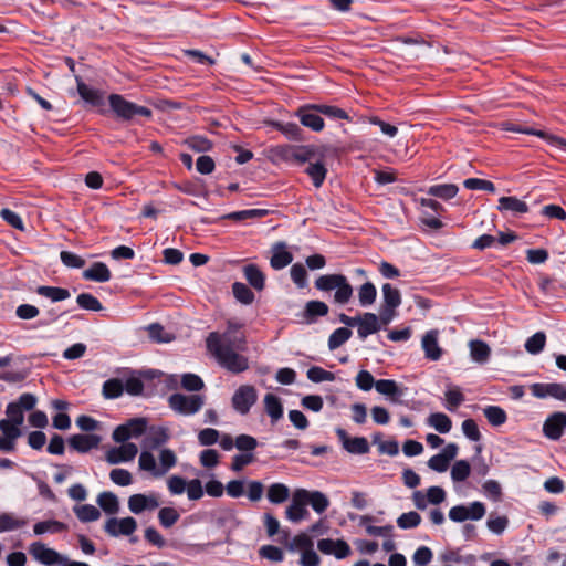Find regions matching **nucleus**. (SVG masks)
Masks as SVG:
<instances>
[{"instance_id": "obj_1", "label": "nucleus", "mask_w": 566, "mask_h": 566, "mask_svg": "<svg viewBox=\"0 0 566 566\" xmlns=\"http://www.w3.org/2000/svg\"><path fill=\"white\" fill-rule=\"evenodd\" d=\"M314 286L322 292L335 291L333 302L338 305L347 304L354 293L348 279L340 273L321 275L315 280Z\"/></svg>"}, {"instance_id": "obj_2", "label": "nucleus", "mask_w": 566, "mask_h": 566, "mask_svg": "<svg viewBox=\"0 0 566 566\" xmlns=\"http://www.w3.org/2000/svg\"><path fill=\"white\" fill-rule=\"evenodd\" d=\"M108 103L111 111L114 113L116 119L124 123L138 124L139 117L147 119L153 117V111L150 108L127 101L120 94H111L108 96Z\"/></svg>"}, {"instance_id": "obj_3", "label": "nucleus", "mask_w": 566, "mask_h": 566, "mask_svg": "<svg viewBox=\"0 0 566 566\" xmlns=\"http://www.w3.org/2000/svg\"><path fill=\"white\" fill-rule=\"evenodd\" d=\"M237 348L216 347L210 352L217 363L232 374H240L249 369L248 357L238 353Z\"/></svg>"}, {"instance_id": "obj_4", "label": "nucleus", "mask_w": 566, "mask_h": 566, "mask_svg": "<svg viewBox=\"0 0 566 566\" xmlns=\"http://www.w3.org/2000/svg\"><path fill=\"white\" fill-rule=\"evenodd\" d=\"M245 344V337L234 334L231 325L227 326V329L221 334L211 332L206 339L207 349L209 352L214 350V348L219 346L222 348L244 349Z\"/></svg>"}, {"instance_id": "obj_5", "label": "nucleus", "mask_w": 566, "mask_h": 566, "mask_svg": "<svg viewBox=\"0 0 566 566\" xmlns=\"http://www.w3.org/2000/svg\"><path fill=\"white\" fill-rule=\"evenodd\" d=\"M168 405L180 415H195L203 407L205 397L202 395L187 396L176 392L169 396Z\"/></svg>"}, {"instance_id": "obj_6", "label": "nucleus", "mask_w": 566, "mask_h": 566, "mask_svg": "<svg viewBox=\"0 0 566 566\" xmlns=\"http://www.w3.org/2000/svg\"><path fill=\"white\" fill-rule=\"evenodd\" d=\"M36 402L38 398L35 395L30 392L22 394L17 401L8 403L6 409V413L8 416L7 420L14 424L22 426L24 421V411L33 410Z\"/></svg>"}, {"instance_id": "obj_7", "label": "nucleus", "mask_w": 566, "mask_h": 566, "mask_svg": "<svg viewBox=\"0 0 566 566\" xmlns=\"http://www.w3.org/2000/svg\"><path fill=\"white\" fill-rule=\"evenodd\" d=\"M258 400V391L252 385H241L233 394L231 403L240 415L249 413Z\"/></svg>"}, {"instance_id": "obj_8", "label": "nucleus", "mask_w": 566, "mask_h": 566, "mask_svg": "<svg viewBox=\"0 0 566 566\" xmlns=\"http://www.w3.org/2000/svg\"><path fill=\"white\" fill-rule=\"evenodd\" d=\"M485 505L482 502H472L469 506L455 505L449 511V518L453 522L461 523L467 520L479 521L485 515Z\"/></svg>"}, {"instance_id": "obj_9", "label": "nucleus", "mask_w": 566, "mask_h": 566, "mask_svg": "<svg viewBox=\"0 0 566 566\" xmlns=\"http://www.w3.org/2000/svg\"><path fill=\"white\" fill-rule=\"evenodd\" d=\"M295 116L300 119L304 127L318 133L325 127V123L321 113L317 111L316 104H305L295 111Z\"/></svg>"}, {"instance_id": "obj_10", "label": "nucleus", "mask_w": 566, "mask_h": 566, "mask_svg": "<svg viewBox=\"0 0 566 566\" xmlns=\"http://www.w3.org/2000/svg\"><path fill=\"white\" fill-rule=\"evenodd\" d=\"M29 553L39 563L51 566L55 564H65L67 558L63 557L55 549L46 547L42 542H34L29 547Z\"/></svg>"}, {"instance_id": "obj_11", "label": "nucleus", "mask_w": 566, "mask_h": 566, "mask_svg": "<svg viewBox=\"0 0 566 566\" xmlns=\"http://www.w3.org/2000/svg\"><path fill=\"white\" fill-rule=\"evenodd\" d=\"M307 490L305 489H296L293 492L291 504L286 507L285 514L286 517L297 523L308 516V511L306 509L307 502L306 496Z\"/></svg>"}, {"instance_id": "obj_12", "label": "nucleus", "mask_w": 566, "mask_h": 566, "mask_svg": "<svg viewBox=\"0 0 566 566\" xmlns=\"http://www.w3.org/2000/svg\"><path fill=\"white\" fill-rule=\"evenodd\" d=\"M531 392L538 399L552 397L566 402V385L562 382H536L531 386Z\"/></svg>"}, {"instance_id": "obj_13", "label": "nucleus", "mask_w": 566, "mask_h": 566, "mask_svg": "<svg viewBox=\"0 0 566 566\" xmlns=\"http://www.w3.org/2000/svg\"><path fill=\"white\" fill-rule=\"evenodd\" d=\"M566 429V412L555 411L551 413L543 423L544 436L552 440H559Z\"/></svg>"}, {"instance_id": "obj_14", "label": "nucleus", "mask_w": 566, "mask_h": 566, "mask_svg": "<svg viewBox=\"0 0 566 566\" xmlns=\"http://www.w3.org/2000/svg\"><path fill=\"white\" fill-rule=\"evenodd\" d=\"M136 528L137 522L130 516L124 518L109 517L104 526L105 532L113 537H117L119 535L129 536L136 531Z\"/></svg>"}, {"instance_id": "obj_15", "label": "nucleus", "mask_w": 566, "mask_h": 566, "mask_svg": "<svg viewBox=\"0 0 566 566\" xmlns=\"http://www.w3.org/2000/svg\"><path fill=\"white\" fill-rule=\"evenodd\" d=\"M336 434L343 448L352 454H366L369 452V443L365 437H349L345 429L337 428Z\"/></svg>"}, {"instance_id": "obj_16", "label": "nucleus", "mask_w": 566, "mask_h": 566, "mask_svg": "<svg viewBox=\"0 0 566 566\" xmlns=\"http://www.w3.org/2000/svg\"><path fill=\"white\" fill-rule=\"evenodd\" d=\"M317 548L325 555L344 559L352 554V548L344 539L323 538L317 542Z\"/></svg>"}, {"instance_id": "obj_17", "label": "nucleus", "mask_w": 566, "mask_h": 566, "mask_svg": "<svg viewBox=\"0 0 566 566\" xmlns=\"http://www.w3.org/2000/svg\"><path fill=\"white\" fill-rule=\"evenodd\" d=\"M505 129L507 132L521 133V134L537 136V137H539L542 139L547 140L551 145L566 150V139L560 138L558 136L549 135V134H547L544 130H538V129H535V128H532V127H528V126H523V125H520V124H509Z\"/></svg>"}, {"instance_id": "obj_18", "label": "nucleus", "mask_w": 566, "mask_h": 566, "mask_svg": "<svg viewBox=\"0 0 566 566\" xmlns=\"http://www.w3.org/2000/svg\"><path fill=\"white\" fill-rule=\"evenodd\" d=\"M137 452V446L132 442H127L120 447H114L109 449L105 454V459L109 464H118L133 460Z\"/></svg>"}, {"instance_id": "obj_19", "label": "nucleus", "mask_w": 566, "mask_h": 566, "mask_svg": "<svg viewBox=\"0 0 566 566\" xmlns=\"http://www.w3.org/2000/svg\"><path fill=\"white\" fill-rule=\"evenodd\" d=\"M357 334L360 339H365L369 335L375 334L381 329V324H379L378 315H376L375 313L365 312L363 314L357 315Z\"/></svg>"}, {"instance_id": "obj_20", "label": "nucleus", "mask_w": 566, "mask_h": 566, "mask_svg": "<svg viewBox=\"0 0 566 566\" xmlns=\"http://www.w3.org/2000/svg\"><path fill=\"white\" fill-rule=\"evenodd\" d=\"M77 93L81 98L94 107L104 105V92L88 86L81 76H75Z\"/></svg>"}, {"instance_id": "obj_21", "label": "nucleus", "mask_w": 566, "mask_h": 566, "mask_svg": "<svg viewBox=\"0 0 566 566\" xmlns=\"http://www.w3.org/2000/svg\"><path fill=\"white\" fill-rule=\"evenodd\" d=\"M377 392L389 397L390 401L399 403L401 397L406 394L407 388L399 386L392 379H380L375 384Z\"/></svg>"}, {"instance_id": "obj_22", "label": "nucleus", "mask_w": 566, "mask_h": 566, "mask_svg": "<svg viewBox=\"0 0 566 566\" xmlns=\"http://www.w3.org/2000/svg\"><path fill=\"white\" fill-rule=\"evenodd\" d=\"M101 437L97 434H73L69 439V444L72 449L80 453H86L95 449L101 443Z\"/></svg>"}, {"instance_id": "obj_23", "label": "nucleus", "mask_w": 566, "mask_h": 566, "mask_svg": "<svg viewBox=\"0 0 566 566\" xmlns=\"http://www.w3.org/2000/svg\"><path fill=\"white\" fill-rule=\"evenodd\" d=\"M292 261L293 254L287 251L285 242L280 241L273 244L270 265L274 270H282L291 264Z\"/></svg>"}, {"instance_id": "obj_24", "label": "nucleus", "mask_w": 566, "mask_h": 566, "mask_svg": "<svg viewBox=\"0 0 566 566\" xmlns=\"http://www.w3.org/2000/svg\"><path fill=\"white\" fill-rule=\"evenodd\" d=\"M422 349L424 352L426 358L432 361H437L442 356V349L438 344V332L431 329L424 334L422 337Z\"/></svg>"}, {"instance_id": "obj_25", "label": "nucleus", "mask_w": 566, "mask_h": 566, "mask_svg": "<svg viewBox=\"0 0 566 566\" xmlns=\"http://www.w3.org/2000/svg\"><path fill=\"white\" fill-rule=\"evenodd\" d=\"M328 311V305L325 302L312 300L305 304L302 316L305 323L313 324L317 321L318 317L326 316Z\"/></svg>"}, {"instance_id": "obj_26", "label": "nucleus", "mask_w": 566, "mask_h": 566, "mask_svg": "<svg viewBox=\"0 0 566 566\" xmlns=\"http://www.w3.org/2000/svg\"><path fill=\"white\" fill-rule=\"evenodd\" d=\"M159 506L158 501L154 496L145 494H134L128 499V509L134 514H140L145 510H154Z\"/></svg>"}, {"instance_id": "obj_27", "label": "nucleus", "mask_w": 566, "mask_h": 566, "mask_svg": "<svg viewBox=\"0 0 566 566\" xmlns=\"http://www.w3.org/2000/svg\"><path fill=\"white\" fill-rule=\"evenodd\" d=\"M497 209L501 212L509 211L513 216H521L528 212V206L525 201L514 196L501 197Z\"/></svg>"}, {"instance_id": "obj_28", "label": "nucleus", "mask_w": 566, "mask_h": 566, "mask_svg": "<svg viewBox=\"0 0 566 566\" xmlns=\"http://www.w3.org/2000/svg\"><path fill=\"white\" fill-rule=\"evenodd\" d=\"M168 429L164 427H150L144 439V447L147 449H157L169 440Z\"/></svg>"}, {"instance_id": "obj_29", "label": "nucleus", "mask_w": 566, "mask_h": 566, "mask_svg": "<svg viewBox=\"0 0 566 566\" xmlns=\"http://www.w3.org/2000/svg\"><path fill=\"white\" fill-rule=\"evenodd\" d=\"M83 277L88 281L104 283L111 280L112 273L105 263L94 262L91 268L83 272Z\"/></svg>"}, {"instance_id": "obj_30", "label": "nucleus", "mask_w": 566, "mask_h": 566, "mask_svg": "<svg viewBox=\"0 0 566 566\" xmlns=\"http://www.w3.org/2000/svg\"><path fill=\"white\" fill-rule=\"evenodd\" d=\"M243 274L248 283L256 291H262L265 286V275L255 264L243 266Z\"/></svg>"}, {"instance_id": "obj_31", "label": "nucleus", "mask_w": 566, "mask_h": 566, "mask_svg": "<svg viewBox=\"0 0 566 566\" xmlns=\"http://www.w3.org/2000/svg\"><path fill=\"white\" fill-rule=\"evenodd\" d=\"M264 408L265 412L271 418V422L274 424L283 417V405L281 399L273 395L266 394L264 396Z\"/></svg>"}, {"instance_id": "obj_32", "label": "nucleus", "mask_w": 566, "mask_h": 566, "mask_svg": "<svg viewBox=\"0 0 566 566\" xmlns=\"http://www.w3.org/2000/svg\"><path fill=\"white\" fill-rule=\"evenodd\" d=\"M290 158L294 159L300 164L311 163L317 157V150L314 146H297L289 149Z\"/></svg>"}, {"instance_id": "obj_33", "label": "nucleus", "mask_w": 566, "mask_h": 566, "mask_svg": "<svg viewBox=\"0 0 566 566\" xmlns=\"http://www.w3.org/2000/svg\"><path fill=\"white\" fill-rule=\"evenodd\" d=\"M459 192V187L455 184H440L432 185L428 188L427 193L442 200H450Z\"/></svg>"}, {"instance_id": "obj_34", "label": "nucleus", "mask_w": 566, "mask_h": 566, "mask_svg": "<svg viewBox=\"0 0 566 566\" xmlns=\"http://www.w3.org/2000/svg\"><path fill=\"white\" fill-rule=\"evenodd\" d=\"M266 497L272 504H282L290 497V489L284 483H273L268 488Z\"/></svg>"}, {"instance_id": "obj_35", "label": "nucleus", "mask_w": 566, "mask_h": 566, "mask_svg": "<svg viewBox=\"0 0 566 566\" xmlns=\"http://www.w3.org/2000/svg\"><path fill=\"white\" fill-rule=\"evenodd\" d=\"M271 125L291 140H303V129L295 123L271 122Z\"/></svg>"}, {"instance_id": "obj_36", "label": "nucleus", "mask_w": 566, "mask_h": 566, "mask_svg": "<svg viewBox=\"0 0 566 566\" xmlns=\"http://www.w3.org/2000/svg\"><path fill=\"white\" fill-rule=\"evenodd\" d=\"M96 501L106 514L113 515L119 510L118 497L113 492L104 491L99 493Z\"/></svg>"}, {"instance_id": "obj_37", "label": "nucleus", "mask_w": 566, "mask_h": 566, "mask_svg": "<svg viewBox=\"0 0 566 566\" xmlns=\"http://www.w3.org/2000/svg\"><path fill=\"white\" fill-rule=\"evenodd\" d=\"M307 505H311L312 509L318 513H324L329 506L328 497L321 491H308L305 496Z\"/></svg>"}, {"instance_id": "obj_38", "label": "nucleus", "mask_w": 566, "mask_h": 566, "mask_svg": "<svg viewBox=\"0 0 566 566\" xmlns=\"http://www.w3.org/2000/svg\"><path fill=\"white\" fill-rule=\"evenodd\" d=\"M36 293L41 296L50 298L52 302H60L71 296L67 289L48 285L38 286Z\"/></svg>"}, {"instance_id": "obj_39", "label": "nucleus", "mask_w": 566, "mask_h": 566, "mask_svg": "<svg viewBox=\"0 0 566 566\" xmlns=\"http://www.w3.org/2000/svg\"><path fill=\"white\" fill-rule=\"evenodd\" d=\"M470 354L474 361L484 364L489 360L491 349L489 345L483 340H471L470 342Z\"/></svg>"}, {"instance_id": "obj_40", "label": "nucleus", "mask_w": 566, "mask_h": 566, "mask_svg": "<svg viewBox=\"0 0 566 566\" xmlns=\"http://www.w3.org/2000/svg\"><path fill=\"white\" fill-rule=\"evenodd\" d=\"M305 172L311 177L313 185L319 188L325 181L327 168L322 161L317 160L316 163H310Z\"/></svg>"}, {"instance_id": "obj_41", "label": "nucleus", "mask_w": 566, "mask_h": 566, "mask_svg": "<svg viewBox=\"0 0 566 566\" xmlns=\"http://www.w3.org/2000/svg\"><path fill=\"white\" fill-rule=\"evenodd\" d=\"M427 422L440 433H448L452 429L451 419L443 412L431 413Z\"/></svg>"}, {"instance_id": "obj_42", "label": "nucleus", "mask_w": 566, "mask_h": 566, "mask_svg": "<svg viewBox=\"0 0 566 566\" xmlns=\"http://www.w3.org/2000/svg\"><path fill=\"white\" fill-rule=\"evenodd\" d=\"M382 305L387 307L398 308L401 304V293L398 289L394 287L390 283H385L381 287Z\"/></svg>"}, {"instance_id": "obj_43", "label": "nucleus", "mask_w": 566, "mask_h": 566, "mask_svg": "<svg viewBox=\"0 0 566 566\" xmlns=\"http://www.w3.org/2000/svg\"><path fill=\"white\" fill-rule=\"evenodd\" d=\"M269 214L266 209H248L241 211H234L226 214L223 218L231 221H243L247 219H261Z\"/></svg>"}, {"instance_id": "obj_44", "label": "nucleus", "mask_w": 566, "mask_h": 566, "mask_svg": "<svg viewBox=\"0 0 566 566\" xmlns=\"http://www.w3.org/2000/svg\"><path fill=\"white\" fill-rule=\"evenodd\" d=\"M67 528L66 524L56 520H46L42 522H38L33 526V532L35 535H42L46 532L50 533H61Z\"/></svg>"}, {"instance_id": "obj_45", "label": "nucleus", "mask_w": 566, "mask_h": 566, "mask_svg": "<svg viewBox=\"0 0 566 566\" xmlns=\"http://www.w3.org/2000/svg\"><path fill=\"white\" fill-rule=\"evenodd\" d=\"M184 145L196 153H206L211 150L213 147L212 142L201 135H193L186 138L184 140Z\"/></svg>"}, {"instance_id": "obj_46", "label": "nucleus", "mask_w": 566, "mask_h": 566, "mask_svg": "<svg viewBox=\"0 0 566 566\" xmlns=\"http://www.w3.org/2000/svg\"><path fill=\"white\" fill-rule=\"evenodd\" d=\"M483 415L489 423L499 427L506 422L507 415L505 410L499 406H488L483 409Z\"/></svg>"}, {"instance_id": "obj_47", "label": "nucleus", "mask_w": 566, "mask_h": 566, "mask_svg": "<svg viewBox=\"0 0 566 566\" xmlns=\"http://www.w3.org/2000/svg\"><path fill=\"white\" fill-rule=\"evenodd\" d=\"M353 335V332L347 327L336 328L328 337L329 350H335L345 344Z\"/></svg>"}, {"instance_id": "obj_48", "label": "nucleus", "mask_w": 566, "mask_h": 566, "mask_svg": "<svg viewBox=\"0 0 566 566\" xmlns=\"http://www.w3.org/2000/svg\"><path fill=\"white\" fill-rule=\"evenodd\" d=\"M377 297V290L374 283L366 282L358 289L359 304L364 307L375 303Z\"/></svg>"}, {"instance_id": "obj_49", "label": "nucleus", "mask_w": 566, "mask_h": 566, "mask_svg": "<svg viewBox=\"0 0 566 566\" xmlns=\"http://www.w3.org/2000/svg\"><path fill=\"white\" fill-rule=\"evenodd\" d=\"M103 395L107 399H116L124 392V384L120 379L112 378L103 384Z\"/></svg>"}, {"instance_id": "obj_50", "label": "nucleus", "mask_w": 566, "mask_h": 566, "mask_svg": "<svg viewBox=\"0 0 566 566\" xmlns=\"http://www.w3.org/2000/svg\"><path fill=\"white\" fill-rule=\"evenodd\" d=\"M316 106L317 111L321 113V116L324 115L331 119H346L348 122L352 120L346 111L335 105L316 104Z\"/></svg>"}, {"instance_id": "obj_51", "label": "nucleus", "mask_w": 566, "mask_h": 566, "mask_svg": "<svg viewBox=\"0 0 566 566\" xmlns=\"http://www.w3.org/2000/svg\"><path fill=\"white\" fill-rule=\"evenodd\" d=\"M232 293L234 297L244 305H249L254 301V293L244 283L234 282L232 284Z\"/></svg>"}, {"instance_id": "obj_52", "label": "nucleus", "mask_w": 566, "mask_h": 566, "mask_svg": "<svg viewBox=\"0 0 566 566\" xmlns=\"http://www.w3.org/2000/svg\"><path fill=\"white\" fill-rule=\"evenodd\" d=\"M76 517L84 523L97 521L101 512L92 504H84L74 510Z\"/></svg>"}, {"instance_id": "obj_53", "label": "nucleus", "mask_w": 566, "mask_h": 566, "mask_svg": "<svg viewBox=\"0 0 566 566\" xmlns=\"http://www.w3.org/2000/svg\"><path fill=\"white\" fill-rule=\"evenodd\" d=\"M77 305L87 311L99 312L103 310V305L97 297L90 293H81L76 297Z\"/></svg>"}, {"instance_id": "obj_54", "label": "nucleus", "mask_w": 566, "mask_h": 566, "mask_svg": "<svg viewBox=\"0 0 566 566\" xmlns=\"http://www.w3.org/2000/svg\"><path fill=\"white\" fill-rule=\"evenodd\" d=\"M471 467L467 460H458L451 469V478L454 482H463L470 475Z\"/></svg>"}, {"instance_id": "obj_55", "label": "nucleus", "mask_w": 566, "mask_h": 566, "mask_svg": "<svg viewBox=\"0 0 566 566\" xmlns=\"http://www.w3.org/2000/svg\"><path fill=\"white\" fill-rule=\"evenodd\" d=\"M546 343V335L543 332H537L532 335L525 343V349L532 354L536 355L544 349Z\"/></svg>"}, {"instance_id": "obj_56", "label": "nucleus", "mask_w": 566, "mask_h": 566, "mask_svg": "<svg viewBox=\"0 0 566 566\" xmlns=\"http://www.w3.org/2000/svg\"><path fill=\"white\" fill-rule=\"evenodd\" d=\"M291 279L298 289L307 286V271L302 263H294L290 270Z\"/></svg>"}, {"instance_id": "obj_57", "label": "nucleus", "mask_w": 566, "mask_h": 566, "mask_svg": "<svg viewBox=\"0 0 566 566\" xmlns=\"http://www.w3.org/2000/svg\"><path fill=\"white\" fill-rule=\"evenodd\" d=\"M421 523V516L415 511L402 513L397 518V525L402 530H410L419 526Z\"/></svg>"}, {"instance_id": "obj_58", "label": "nucleus", "mask_w": 566, "mask_h": 566, "mask_svg": "<svg viewBox=\"0 0 566 566\" xmlns=\"http://www.w3.org/2000/svg\"><path fill=\"white\" fill-rule=\"evenodd\" d=\"M307 378L313 382H322V381H333L335 380V375L328 370L319 366H313L308 368L306 373Z\"/></svg>"}, {"instance_id": "obj_59", "label": "nucleus", "mask_w": 566, "mask_h": 566, "mask_svg": "<svg viewBox=\"0 0 566 566\" xmlns=\"http://www.w3.org/2000/svg\"><path fill=\"white\" fill-rule=\"evenodd\" d=\"M160 469L159 476L164 475L168 470L174 468L177 463V457L170 449H163L159 453Z\"/></svg>"}, {"instance_id": "obj_60", "label": "nucleus", "mask_w": 566, "mask_h": 566, "mask_svg": "<svg viewBox=\"0 0 566 566\" xmlns=\"http://www.w3.org/2000/svg\"><path fill=\"white\" fill-rule=\"evenodd\" d=\"M463 186L470 190H483L488 192L495 191V185L486 179L468 178L463 181Z\"/></svg>"}, {"instance_id": "obj_61", "label": "nucleus", "mask_w": 566, "mask_h": 566, "mask_svg": "<svg viewBox=\"0 0 566 566\" xmlns=\"http://www.w3.org/2000/svg\"><path fill=\"white\" fill-rule=\"evenodd\" d=\"M179 517L180 514L174 507H163L158 513L160 525L165 528L171 527Z\"/></svg>"}, {"instance_id": "obj_62", "label": "nucleus", "mask_w": 566, "mask_h": 566, "mask_svg": "<svg viewBox=\"0 0 566 566\" xmlns=\"http://www.w3.org/2000/svg\"><path fill=\"white\" fill-rule=\"evenodd\" d=\"M27 524V520L14 518L9 513L0 514V533L20 528Z\"/></svg>"}, {"instance_id": "obj_63", "label": "nucleus", "mask_w": 566, "mask_h": 566, "mask_svg": "<svg viewBox=\"0 0 566 566\" xmlns=\"http://www.w3.org/2000/svg\"><path fill=\"white\" fill-rule=\"evenodd\" d=\"M181 386L188 391H199L205 387V384L198 375L188 373L182 375Z\"/></svg>"}, {"instance_id": "obj_64", "label": "nucleus", "mask_w": 566, "mask_h": 566, "mask_svg": "<svg viewBox=\"0 0 566 566\" xmlns=\"http://www.w3.org/2000/svg\"><path fill=\"white\" fill-rule=\"evenodd\" d=\"M444 395L448 410L457 409L464 401V395L459 387L449 388Z\"/></svg>"}]
</instances>
